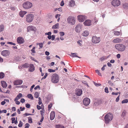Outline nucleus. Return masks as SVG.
Listing matches in <instances>:
<instances>
[{
    "instance_id": "338daca9",
    "label": "nucleus",
    "mask_w": 128,
    "mask_h": 128,
    "mask_svg": "<svg viewBox=\"0 0 128 128\" xmlns=\"http://www.w3.org/2000/svg\"><path fill=\"white\" fill-rule=\"evenodd\" d=\"M45 54L46 55L48 56L50 54V52L47 51H46L45 52Z\"/></svg>"
},
{
    "instance_id": "37998d69",
    "label": "nucleus",
    "mask_w": 128,
    "mask_h": 128,
    "mask_svg": "<svg viewBox=\"0 0 128 128\" xmlns=\"http://www.w3.org/2000/svg\"><path fill=\"white\" fill-rule=\"evenodd\" d=\"M48 71L49 72H55V70L52 69H49L48 70Z\"/></svg>"
},
{
    "instance_id": "473e14b6",
    "label": "nucleus",
    "mask_w": 128,
    "mask_h": 128,
    "mask_svg": "<svg viewBox=\"0 0 128 128\" xmlns=\"http://www.w3.org/2000/svg\"><path fill=\"white\" fill-rule=\"evenodd\" d=\"M28 122L30 123H32V119L30 116L28 118Z\"/></svg>"
},
{
    "instance_id": "cd10ccee",
    "label": "nucleus",
    "mask_w": 128,
    "mask_h": 128,
    "mask_svg": "<svg viewBox=\"0 0 128 128\" xmlns=\"http://www.w3.org/2000/svg\"><path fill=\"white\" fill-rule=\"evenodd\" d=\"M75 4L74 2V1L71 0L70 2V6H74Z\"/></svg>"
},
{
    "instance_id": "680f3d73",
    "label": "nucleus",
    "mask_w": 128,
    "mask_h": 128,
    "mask_svg": "<svg viewBox=\"0 0 128 128\" xmlns=\"http://www.w3.org/2000/svg\"><path fill=\"white\" fill-rule=\"evenodd\" d=\"M64 4L63 0L62 1L60 4V5L61 6H63L64 5Z\"/></svg>"
},
{
    "instance_id": "603ef678",
    "label": "nucleus",
    "mask_w": 128,
    "mask_h": 128,
    "mask_svg": "<svg viewBox=\"0 0 128 128\" xmlns=\"http://www.w3.org/2000/svg\"><path fill=\"white\" fill-rule=\"evenodd\" d=\"M105 92L107 93H108V88L107 87H106L105 88Z\"/></svg>"
},
{
    "instance_id": "9d476101",
    "label": "nucleus",
    "mask_w": 128,
    "mask_h": 128,
    "mask_svg": "<svg viewBox=\"0 0 128 128\" xmlns=\"http://www.w3.org/2000/svg\"><path fill=\"white\" fill-rule=\"evenodd\" d=\"M82 25L80 24H79L76 26L75 28V31L77 32H80L81 30Z\"/></svg>"
},
{
    "instance_id": "412c9836",
    "label": "nucleus",
    "mask_w": 128,
    "mask_h": 128,
    "mask_svg": "<svg viewBox=\"0 0 128 128\" xmlns=\"http://www.w3.org/2000/svg\"><path fill=\"white\" fill-rule=\"evenodd\" d=\"M2 86L4 88H6L7 86V85L6 82L4 81H1Z\"/></svg>"
},
{
    "instance_id": "5701e85b",
    "label": "nucleus",
    "mask_w": 128,
    "mask_h": 128,
    "mask_svg": "<svg viewBox=\"0 0 128 128\" xmlns=\"http://www.w3.org/2000/svg\"><path fill=\"white\" fill-rule=\"evenodd\" d=\"M34 30V27L32 26H28L27 28L28 32L29 30Z\"/></svg>"
},
{
    "instance_id": "c756f323",
    "label": "nucleus",
    "mask_w": 128,
    "mask_h": 128,
    "mask_svg": "<svg viewBox=\"0 0 128 128\" xmlns=\"http://www.w3.org/2000/svg\"><path fill=\"white\" fill-rule=\"evenodd\" d=\"M29 64L27 63H26L22 65V67L24 68H28L29 66Z\"/></svg>"
},
{
    "instance_id": "4c0bfd02",
    "label": "nucleus",
    "mask_w": 128,
    "mask_h": 128,
    "mask_svg": "<svg viewBox=\"0 0 128 128\" xmlns=\"http://www.w3.org/2000/svg\"><path fill=\"white\" fill-rule=\"evenodd\" d=\"M39 96V94L38 92H36L34 94V96L36 98H37Z\"/></svg>"
},
{
    "instance_id": "39448f33",
    "label": "nucleus",
    "mask_w": 128,
    "mask_h": 128,
    "mask_svg": "<svg viewBox=\"0 0 128 128\" xmlns=\"http://www.w3.org/2000/svg\"><path fill=\"white\" fill-rule=\"evenodd\" d=\"M34 18V15L32 14H28L26 16V21L29 23L31 22L33 20Z\"/></svg>"
},
{
    "instance_id": "a19ab883",
    "label": "nucleus",
    "mask_w": 128,
    "mask_h": 128,
    "mask_svg": "<svg viewBox=\"0 0 128 128\" xmlns=\"http://www.w3.org/2000/svg\"><path fill=\"white\" fill-rule=\"evenodd\" d=\"M96 73L99 76H102L101 74L100 73L99 70H96Z\"/></svg>"
},
{
    "instance_id": "ea45409f",
    "label": "nucleus",
    "mask_w": 128,
    "mask_h": 128,
    "mask_svg": "<svg viewBox=\"0 0 128 128\" xmlns=\"http://www.w3.org/2000/svg\"><path fill=\"white\" fill-rule=\"evenodd\" d=\"M22 96V94L21 93H19L17 96V97L19 99Z\"/></svg>"
},
{
    "instance_id": "49530a36",
    "label": "nucleus",
    "mask_w": 128,
    "mask_h": 128,
    "mask_svg": "<svg viewBox=\"0 0 128 128\" xmlns=\"http://www.w3.org/2000/svg\"><path fill=\"white\" fill-rule=\"evenodd\" d=\"M60 34L61 36H62L64 35V33L63 32H60Z\"/></svg>"
},
{
    "instance_id": "9b49d317",
    "label": "nucleus",
    "mask_w": 128,
    "mask_h": 128,
    "mask_svg": "<svg viewBox=\"0 0 128 128\" xmlns=\"http://www.w3.org/2000/svg\"><path fill=\"white\" fill-rule=\"evenodd\" d=\"M10 54V51L8 50H4L1 52L2 55L5 57L8 56Z\"/></svg>"
},
{
    "instance_id": "423d86ee",
    "label": "nucleus",
    "mask_w": 128,
    "mask_h": 128,
    "mask_svg": "<svg viewBox=\"0 0 128 128\" xmlns=\"http://www.w3.org/2000/svg\"><path fill=\"white\" fill-rule=\"evenodd\" d=\"M67 21L68 23L74 25L76 22L75 18L74 17L69 16L67 19Z\"/></svg>"
},
{
    "instance_id": "f257e3e1",
    "label": "nucleus",
    "mask_w": 128,
    "mask_h": 128,
    "mask_svg": "<svg viewBox=\"0 0 128 128\" xmlns=\"http://www.w3.org/2000/svg\"><path fill=\"white\" fill-rule=\"evenodd\" d=\"M51 78L52 82L57 83L59 81V77L58 74L55 73L52 75Z\"/></svg>"
},
{
    "instance_id": "7c9ffc66",
    "label": "nucleus",
    "mask_w": 128,
    "mask_h": 128,
    "mask_svg": "<svg viewBox=\"0 0 128 128\" xmlns=\"http://www.w3.org/2000/svg\"><path fill=\"white\" fill-rule=\"evenodd\" d=\"M27 96L28 97V98L32 100H33L34 99L32 95L31 94H29Z\"/></svg>"
},
{
    "instance_id": "0eeeda50",
    "label": "nucleus",
    "mask_w": 128,
    "mask_h": 128,
    "mask_svg": "<svg viewBox=\"0 0 128 128\" xmlns=\"http://www.w3.org/2000/svg\"><path fill=\"white\" fill-rule=\"evenodd\" d=\"M120 4V2L119 0H113L112 2V5L114 6H118Z\"/></svg>"
},
{
    "instance_id": "7ed1b4c3",
    "label": "nucleus",
    "mask_w": 128,
    "mask_h": 128,
    "mask_svg": "<svg viewBox=\"0 0 128 128\" xmlns=\"http://www.w3.org/2000/svg\"><path fill=\"white\" fill-rule=\"evenodd\" d=\"M115 48L118 51L123 52L125 49L126 46L122 44H118L115 45Z\"/></svg>"
},
{
    "instance_id": "e2e57ef3",
    "label": "nucleus",
    "mask_w": 128,
    "mask_h": 128,
    "mask_svg": "<svg viewBox=\"0 0 128 128\" xmlns=\"http://www.w3.org/2000/svg\"><path fill=\"white\" fill-rule=\"evenodd\" d=\"M52 106V104H49L48 106V109L49 110H50Z\"/></svg>"
},
{
    "instance_id": "864d4df0",
    "label": "nucleus",
    "mask_w": 128,
    "mask_h": 128,
    "mask_svg": "<svg viewBox=\"0 0 128 128\" xmlns=\"http://www.w3.org/2000/svg\"><path fill=\"white\" fill-rule=\"evenodd\" d=\"M34 86H35V85L34 84V85H32L31 87L30 88V91L31 92H32V89L34 88Z\"/></svg>"
},
{
    "instance_id": "bf43d9fd",
    "label": "nucleus",
    "mask_w": 128,
    "mask_h": 128,
    "mask_svg": "<svg viewBox=\"0 0 128 128\" xmlns=\"http://www.w3.org/2000/svg\"><path fill=\"white\" fill-rule=\"evenodd\" d=\"M7 111L6 110H1V113L4 112L5 113H6Z\"/></svg>"
},
{
    "instance_id": "774afa93",
    "label": "nucleus",
    "mask_w": 128,
    "mask_h": 128,
    "mask_svg": "<svg viewBox=\"0 0 128 128\" xmlns=\"http://www.w3.org/2000/svg\"><path fill=\"white\" fill-rule=\"evenodd\" d=\"M6 102L4 100V101H2L1 102V105H3L6 104Z\"/></svg>"
},
{
    "instance_id": "aec40b11",
    "label": "nucleus",
    "mask_w": 128,
    "mask_h": 128,
    "mask_svg": "<svg viewBox=\"0 0 128 128\" xmlns=\"http://www.w3.org/2000/svg\"><path fill=\"white\" fill-rule=\"evenodd\" d=\"M89 34V32L88 30H85L82 34V36H86Z\"/></svg>"
},
{
    "instance_id": "ddd939ff",
    "label": "nucleus",
    "mask_w": 128,
    "mask_h": 128,
    "mask_svg": "<svg viewBox=\"0 0 128 128\" xmlns=\"http://www.w3.org/2000/svg\"><path fill=\"white\" fill-rule=\"evenodd\" d=\"M23 81L21 80H18L15 81L14 82V85H20L22 84Z\"/></svg>"
},
{
    "instance_id": "c85d7f7f",
    "label": "nucleus",
    "mask_w": 128,
    "mask_h": 128,
    "mask_svg": "<svg viewBox=\"0 0 128 128\" xmlns=\"http://www.w3.org/2000/svg\"><path fill=\"white\" fill-rule=\"evenodd\" d=\"M114 34L116 36H118L121 34L120 32L118 31H115L114 32Z\"/></svg>"
},
{
    "instance_id": "4be33fe9",
    "label": "nucleus",
    "mask_w": 128,
    "mask_h": 128,
    "mask_svg": "<svg viewBox=\"0 0 128 128\" xmlns=\"http://www.w3.org/2000/svg\"><path fill=\"white\" fill-rule=\"evenodd\" d=\"M26 13L27 12L26 11H20L19 12V14L20 16L23 17L24 16V15L26 14Z\"/></svg>"
},
{
    "instance_id": "c9c22d12",
    "label": "nucleus",
    "mask_w": 128,
    "mask_h": 128,
    "mask_svg": "<svg viewBox=\"0 0 128 128\" xmlns=\"http://www.w3.org/2000/svg\"><path fill=\"white\" fill-rule=\"evenodd\" d=\"M56 128H64V126L60 124L57 125L56 126Z\"/></svg>"
},
{
    "instance_id": "2f4dec72",
    "label": "nucleus",
    "mask_w": 128,
    "mask_h": 128,
    "mask_svg": "<svg viewBox=\"0 0 128 128\" xmlns=\"http://www.w3.org/2000/svg\"><path fill=\"white\" fill-rule=\"evenodd\" d=\"M123 7L125 9H127L128 8V4L124 3L123 4Z\"/></svg>"
},
{
    "instance_id": "f704fd0d",
    "label": "nucleus",
    "mask_w": 128,
    "mask_h": 128,
    "mask_svg": "<svg viewBox=\"0 0 128 128\" xmlns=\"http://www.w3.org/2000/svg\"><path fill=\"white\" fill-rule=\"evenodd\" d=\"M4 29V26L2 25H0V32L3 31Z\"/></svg>"
},
{
    "instance_id": "8fccbe9b",
    "label": "nucleus",
    "mask_w": 128,
    "mask_h": 128,
    "mask_svg": "<svg viewBox=\"0 0 128 128\" xmlns=\"http://www.w3.org/2000/svg\"><path fill=\"white\" fill-rule=\"evenodd\" d=\"M118 93H119L120 94V93H119L118 92L115 93H114V92H112V95H118Z\"/></svg>"
},
{
    "instance_id": "6e6d98bb",
    "label": "nucleus",
    "mask_w": 128,
    "mask_h": 128,
    "mask_svg": "<svg viewBox=\"0 0 128 128\" xmlns=\"http://www.w3.org/2000/svg\"><path fill=\"white\" fill-rule=\"evenodd\" d=\"M25 100L23 98H21L20 100V102L22 103H24L25 102Z\"/></svg>"
},
{
    "instance_id": "58836bf2",
    "label": "nucleus",
    "mask_w": 128,
    "mask_h": 128,
    "mask_svg": "<svg viewBox=\"0 0 128 128\" xmlns=\"http://www.w3.org/2000/svg\"><path fill=\"white\" fill-rule=\"evenodd\" d=\"M23 125V123L22 121H20L19 122V124H18V126L19 127H22Z\"/></svg>"
},
{
    "instance_id": "de8ad7c7",
    "label": "nucleus",
    "mask_w": 128,
    "mask_h": 128,
    "mask_svg": "<svg viewBox=\"0 0 128 128\" xmlns=\"http://www.w3.org/2000/svg\"><path fill=\"white\" fill-rule=\"evenodd\" d=\"M24 128H28L29 126H30V125L29 124L27 123L26 124Z\"/></svg>"
},
{
    "instance_id": "a211bd4d",
    "label": "nucleus",
    "mask_w": 128,
    "mask_h": 128,
    "mask_svg": "<svg viewBox=\"0 0 128 128\" xmlns=\"http://www.w3.org/2000/svg\"><path fill=\"white\" fill-rule=\"evenodd\" d=\"M122 41V40L120 38H117L114 39L112 40V42L114 43H117L120 42Z\"/></svg>"
},
{
    "instance_id": "6ab92c4d",
    "label": "nucleus",
    "mask_w": 128,
    "mask_h": 128,
    "mask_svg": "<svg viewBox=\"0 0 128 128\" xmlns=\"http://www.w3.org/2000/svg\"><path fill=\"white\" fill-rule=\"evenodd\" d=\"M84 24L85 26H90L91 24V21L89 20H86L84 22Z\"/></svg>"
},
{
    "instance_id": "a18cd8bd",
    "label": "nucleus",
    "mask_w": 128,
    "mask_h": 128,
    "mask_svg": "<svg viewBox=\"0 0 128 128\" xmlns=\"http://www.w3.org/2000/svg\"><path fill=\"white\" fill-rule=\"evenodd\" d=\"M7 43L8 44L12 45L14 46L16 45V44L15 43H14L12 42H8Z\"/></svg>"
},
{
    "instance_id": "0e129e2a",
    "label": "nucleus",
    "mask_w": 128,
    "mask_h": 128,
    "mask_svg": "<svg viewBox=\"0 0 128 128\" xmlns=\"http://www.w3.org/2000/svg\"><path fill=\"white\" fill-rule=\"evenodd\" d=\"M51 32H48V33L46 32V33H45V34L46 35H48L50 36V35H51Z\"/></svg>"
},
{
    "instance_id": "1a4fd4ad",
    "label": "nucleus",
    "mask_w": 128,
    "mask_h": 128,
    "mask_svg": "<svg viewBox=\"0 0 128 128\" xmlns=\"http://www.w3.org/2000/svg\"><path fill=\"white\" fill-rule=\"evenodd\" d=\"M78 21L80 22H82L84 21L86 19V16L82 15H79L77 16Z\"/></svg>"
},
{
    "instance_id": "72a5a7b5",
    "label": "nucleus",
    "mask_w": 128,
    "mask_h": 128,
    "mask_svg": "<svg viewBox=\"0 0 128 128\" xmlns=\"http://www.w3.org/2000/svg\"><path fill=\"white\" fill-rule=\"evenodd\" d=\"M4 74L2 72H1L0 73V78H3L4 76Z\"/></svg>"
},
{
    "instance_id": "20e7f679",
    "label": "nucleus",
    "mask_w": 128,
    "mask_h": 128,
    "mask_svg": "<svg viewBox=\"0 0 128 128\" xmlns=\"http://www.w3.org/2000/svg\"><path fill=\"white\" fill-rule=\"evenodd\" d=\"M32 6V4L29 2H25L22 5L24 8L26 9H28L31 8Z\"/></svg>"
},
{
    "instance_id": "69168bd1",
    "label": "nucleus",
    "mask_w": 128,
    "mask_h": 128,
    "mask_svg": "<svg viewBox=\"0 0 128 128\" xmlns=\"http://www.w3.org/2000/svg\"><path fill=\"white\" fill-rule=\"evenodd\" d=\"M40 114H41L42 116V117H44V112L43 111H42V110H41L40 111Z\"/></svg>"
},
{
    "instance_id": "3c124183",
    "label": "nucleus",
    "mask_w": 128,
    "mask_h": 128,
    "mask_svg": "<svg viewBox=\"0 0 128 128\" xmlns=\"http://www.w3.org/2000/svg\"><path fill=\"white\" fill-rule=\"evenodd\" d=\"M48 74H47V73H46L45 74L44 76L42 78L41 80L44 79H45L46 78L47 76H48Z\"/></svg>"
},
{
    "instance_id": "f8f14e48",
    "label": "nucleus",
    "mask_w": 128,
    "mask_h": 128,
    "mask_svg": "<svg viewBox=\"0 0 128 128\" xmlns=\"http://www.w3.org/2000/svg\"><path fill=\"white\" fill-rule=\"evenodd\" d=\"M90 102V100L88 98H84L83 100V103L86 106L88 105Z\"/></svg>"
},
{
    "instance_id": "5fc2aeb1",
    "label": "nucleus",
    "mask_w": 128,
    "mask_h": 128,
    "mask_svg": "<svg viewBox=\"0 0 128 128\" xmlns=\"http://www.w3.org/2000/svg\"><path fill=\"white\" fill-rule=\"evenodd\" d=\"M26 106L27 108H29L30 107V105L28 104H26Z\"/></svg>"
},
{
    "instance_id": "052dcab7",
    "label": "nucleus",
    "mask_w": 128,
    "mask_h": 128,
    "mask_svg": "<svg viewBox=\"0 0 128 128\" xmlns=\"http://www.w3.org/2000/svg\"><path fill=\"white\" fill-rule=\"evenodd\" d=\"M43 44L42 42L39 43V46L40 48H42L43 47Z\"/></svg>"
},
{
    "instance_id": "393cba45",
    "label": "nucleus",
    "mask_w": 128,
    "mask_h": 128,
    "mask_svg": "<svg viewBox=\"0 0 128 128\" xmlns=\"http://www.w3.org/2000/svg\"><path fill=\"white\" fill-rule=\"evenodd\" d=\"M101 103V101L100 100H98L97 102H94V105L95 106H97L100 104Z\"/></svg>"
},
{
    "instance_id": "79ce46f5",
    "label": "nucleus",
    "mask_w": 128,
    "mask_h": 128,
    "mask_svg": "<svg viewBox=\"0 0 128 128\" xmlns=\"http://www.w3.org/2000/svg\"><path fill=\"white\" fill-rule=\"evenodd\" d=\"M94 84L96 86H101V84L100 83L97 84L95 82H94Z\"/></svg>"
},
{
    "instance_id": "a878e982",
    "label": "nucleus",
    "mask_w": 128,
    "mask_h": 128,
    "mask_svg": "<svg viewBox=\"0 0 128 128\" xmlns=\"http://www.w3.org/2000/svg\"><path fill=\"white\" fill-rule=\"evenodd\" d=\"M126 111L124 110L121 116L123 118H125L124 117L126 116Z\"/></svg>"
},
{
    "instance_id": "c03bdc74",
    "label": "nucleus",
    "mask_w": 128,
    "mask_h": 128,
    "mask_svg": "<svg viewBox=\"0 0 128 128\" xmlns=\"http://www.w3.org/2000/svg\"><path fill=\"white\" fill-rule=\"evenodd\" d=\"M108 84L111 86H112L113 83L111 80H109L108 81Z\"/></svg>"
},
{
    "instance_id": "09e8293b",
    "label": "nucleus",
    "mask_w": 128,
    "mask_h": 128,
    "mask_svg": "<svg viewBox=\"0 0 128 128\" xmlns=\"http://www.w3.org/2000/svg\"><path fill=\"white\" fill-rule=\"evenodd\" d=\"M35 47H33L32 49L31 50V52L32 53H35L36 52L35 51Z\"/></svg>"
},
{
    "instance_id": "4d7b16f0",
    "label": "nucleus",
    "mask_w": 128,
    "mask_h": 128,
    "mask_svg": "<svg viewBox=\"0 0 128 128\" xmlns=\"http://www.w3.org/2000/svg\"><path fill=\"white\" fill-rule=\"evenodd\" d=\"M24 115L26 116L29 115H33V114H28V113H26L24 114Z\"/></svg>"
},
{
    "instance_id": "b1692460",
    "label": "nucleus",
    "mask_w": 128,
    "mask_h": 128,
    "mask_svg": "<svg viewBox=\"0 0 128 128\" xmlns=\"http://www.w3.org/2000/svg\"><path fill=\"white\" fill-rule=\"evenodd\" d=\"M71 54L72 55L70 54L69 55L70 56L73 57H77L80 58L81 57H80L78 56H77L78 54L76 53H71Z\"/></svg>"
},
{
    "instance_id": "e433bc0d",
    "label": "nucleus",
    "mask_w": 128,
    "mask_h": 128,
    "mask_svg": "<svg viewBox=\"0 0 128 128\" xmlns=\"http://www.w3.org/2000/svg\"><path fill=\"white\" fill-rule=\"evenodd\" d=\"M128 102V100L127 99H124L122 102V104L126 103Z\"/></svg>"
},
{
    "instance_id": "4468645a",
    "label": "nucleus",
    "mask_w": 128,
    "mask_h": 128,
    "mask_svg": "<svg viewBox=\"0 0 128 128\" xmlns=\"http://www.w3.org/2000/svg\"><path fill=\"white\" fill-rule=\"evenodd\" d=\"M17 42L19 44H22L24 42V40L22 37H18L17 39Z\"/></svg>"
},
{
    "instance_id": "6e6552de",
    "label": "nucleus",
    "mask_w": 128,
    "mask_h": 128,
    "mask_svg": "<svg viewBox=\"0 0 128 128\" xmlns=\"http://www.w3.org/2000/svg\"><path fill=\"white\" fill-rule=\"evenodd\" d=\"M92 42L94 43H97L100 42V37H97L96 36H93L92 37Z\"/></svg>"
},
{
    "instance_id": "13d9d810",
    "label": "nucleus",
    "mask_w": 128,
    "mask_h": 128,
    "mask_svg": "<svg viewBox=\"0 0 128 128\" xmlns=\"http://www.w3.org/2000/svg\"><path fill=\"white\" fill-rule=\"evenodd\" d=\"M52 38L51 39V40H54L55 39V35H52Z\"/></svg>"
},
{
    "instance_id": "2eb2a0df",
    "label": "nucleus",
    "mask_w": 128,
    "mask_h": 128,
    "mask_svg": "<svg viewBox=\"0 0 128 128\" xmlns=\"http://www.w3.org/2000/svg\"><path fill=\"white\" fill-rule=\"evenodd\" d=\"M82 90L77 89L76 90V94L78 96H80L82 94Z\"/></svg>"
},
{
    "instance_id": "dca6fc26",
    "label": "nucleus",
    "mask_w": 128,
    "mask_h": 128,
    "mask_svg": "<svg viewBox=\"0 0 128 128\" xmlns=\"http://www.w3.org/2000/svg\"><path fill=\"white\" fill-rule=\"evenodd\" d=\"M55 116V112L54 111H52L50 113V119L51 120H53Z\"/></svg>"
},
{
    "instance_id": "f3484780",
    "label": "nucleus",
    "mask_w": 128,
    "mask_h": 128,
    "mask_svg": "<svg viewBox=\"0 0 128 128\" xmlns=\"http://www.w3.org/2000/svg\"><path fill=\"white\" fill-rule=\"evenodd\" d=\"M29 71L30 72H32L34 70V65L32 64H30L29 66Z\"/></svg>"
},
{
    "instance_id": "bb28decb",
    "label": "nucleus",
    "mask_w": 128,
    "mask_h": 128,
    "mask_svg": "<svg viewBox=\"0 0 128 128\" xmlns=\"http://www.w3.org/2000/svg\"><path fill=\"white\" fill-rule=\"evenodd\" d=\"M59 24L58 23L53 25L52 28L53 29H58L59 28Z\"/></svg>"
},
{
    "instance_id": "f03ea898",
    "label": "nucleus",
    "mask_w": 128,
    "mask_h": 128,
    "mask_svg": "<svg viewBox=\"0 0 128 128\" xmlns=\"http://www.w3.org/2000/svg\"><path fill=\"white\" fill-rule=\"evenodd\" d=\"M113 114L110 113H108L105 116L104 119L106 123H108L113 118Z\"/></svg>"
}]
</instances>
